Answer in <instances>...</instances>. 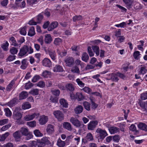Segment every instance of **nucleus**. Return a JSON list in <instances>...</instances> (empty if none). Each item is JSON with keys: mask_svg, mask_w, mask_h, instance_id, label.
Instances as JSON below:
<instances>
[{"mask_svg": "<svg viewBox=\"0 0 147 147\" xmlns=\"http://www.w3.org/2000/svg\"><path fill=\"white\" fill-rule=\"evenodd\" d=\"M30 93L33 95H38L39 94V90L37 89L32 90L30 92Z\"/></svg>", "mask_w": 147, "mask_h": 147, "instance_id": "nucleus-47", "label": "nucleus"}, {"mask_svg": "<svg viewBox=\"0 0 147 147\" xmlns=\"http://www.w3.org/2000/svg\"><path fill=\"white\" fill-rule=\"evenodd\" d=\"M15 80H12L10 83L7 86L6 90L7 91H10L12 89L13 86L15 84Z\"/></svg>", "mask_w": 147, "mask_h": 147, "instance_id": "nucleus-30", "label": "nucleus"}, {"mask_svg": "<svg viewBox=\"0 0 147 147\" xmlns=\"http://www.w3.org/2000/svg\"><path fill=\"white\" fill-rule=\"evenodd\" d=\"M82 60L85 62H87L89 59V56L86 53H83L82 57Z\"/></svg>", "mask_w": 147, "mask_h": 147, "instance_id": "nucleus-40", "label": "nucleus"}, {"mask_svg": "<svg viewBox=\"0 0 147 147\" xmlns=\"http://www.w3.org/2000/svg\"><path fill=\"white\" fill-rule=\"evenodd\" d=\"M18 100L16 98H14L7 103V105L10 107H12L18 103Z\"/></svg>", "mask_w": 147, "mask_h": 147, "instance_id": "nucleus-16", "label": "nucleus"}, {"mask_svg": "<svg viewBox=\"0 0 147 147\" xmlns=\"http://www.w3.org/2000/svg\"><path fill=\"white\" fill-rule=\"evenodd\" d=\"M42 65L43 66L49 67L52 66V62L50 60L47 58H44L42 61Z\"/></svg>", "mask_w": 147, "mask_h": 147, "instance_id": "nucleus-8", "label": "nucleus"}, {"mask_svg": "<svg viewBox=\"0 0 147 147\" xmlns=\"http://www.w3.org/2000/svg\"><path fill=\"white\" fill-rule=\"evenodd\" d=\"M76 82L78 85L81 88L84 87L85 85V84L83 83L79 78H78L76 80Z\"/></svg>", "mask_w": 147, "mask_h": 147, "instance_id": "nucleus-46", "label": "nucleus"}, {"mask_svg": "<svg viewBox=\"0 0 147 147\" xmlns=\"http://www.w3.org/2000/svg\"><path fill=\"white\" fill-rule=\"evenodd\" d=\"M9 133L8 132H6L5 134L2 135H0V142H2L5 141L9 135Z\"/></svg>", "mask_w": 147, "mask_h": 147, "instance_id": "nucleus-31", "label": "nucleus"}, {"mask_svg": "<svg viewBox=\"0 0 147 147\" xmlns=\"http://www.w3.org/2000/svg\"><path fill=\"white\" fill-rule=\"evenodd\" d=\"M54 127L51 124H48L47 125L46 131L49 134H52L54 131Z\"/></svg>", "mask_w": 147, "mask_h": 147, "instance_id": "nucleus-20", "label": "nucleus"}, {"mask_svg": "<svg viewBox=\"0 0 147 147\" xmlns=\"http://www.w3.org/2000/svg\"><path fill=\"white\" fill-rule=\"evenodd\" d=\"M49 138L48 137H43L41 140V142L44 144H51L49 139Z\"/></svg>", "mask_w": 147, "mask_h": 147, "instance_id": "nucleus-37", "label": "nucleus"}, {"mask_svg": "<svg viewBox=\"0 0 147 147\" xmlns=\"http://www.w3.org/2000/svg\"><path fill=\"white\" fill-rule=\"evenodd\" d=\"M98 121H92L88 124V129L93 130L98 124Z\"/></svg>", "mask_w": 147, "mask_h": 147, "instance_id": "nucleus-9", "label": "nucleus"}, {"mask_svg": "<svg viewBox=\"0 0 147 147\" xmlns=\"http://www.w3.org/2000/svg\"><path fill=\"white\" fill-rule=\"evenodd\" d=\"M28 96V93L26 91H22L20 94V99H23L26 98Z\"/></svg>", "mask_w": 147, "mask_h": 147, "instance_id": "nucleus-26", "label": "nucleus"}, {"mask_svg": "<svg viewBox=\"0 0 147 147\" xmlns=\"http://www.w3.org/2000/svg\"><path fill=\"white\" fill-rule=\"evenodd\" d=\"M58 98L57 97L51 96V97L50 100L52 102L56 103L58 102Z\"/></svg>", "mask_w": 147, "mask_h": 147, "instance_id": "nucleus-63", "label": "nucleus"}, {"mask_svg": "<svg viewBox=\"0 0 147 147\" xmlns=\"http://www.w3.org/2000/svg\"><path fill=\"white\" fill-rule=\"evenodd\" d=\"M112 138L114 142H118L120 139L121 137L118 135H115L112 136Z\"/></svg>", "mask_w": 147, "mask_h": 147, "instance_id": "nucleus-39", "label": "nucleus"}, {"mask_svg": "<svg viewBox=\"0 0 147 147\" xmlns=\"http://www.w3.org/2000/svg\"><path fill=\"white\" fill-rule=\"evenodd\" d=\"M57 144L59 147H64L65 145V142L62 141L60 138L58 140Z\"/></svg>", "mask_w": 147, "mask_h": 147, "instance_id": "nucleus-29", "label": "nucleus"}, {"mask_svg": "<svg viewBox=\"0 0 147 147\" xmlns=\"http://www.w3.org/2000/svg\"><path fill=\"white\" fill-rule=\"evenodd\" d=\"M34 52L33 49L30 47L24 45L20 49L18 55L20 57H23L28 55V53L31 54Z\"/></svg>", "mask_w": 147, "mask_h": 147, "instance_id": "nucleus-1", "label": "nucleus"}, {"mask_svg": "<svg viewBox=\"0 0 147 147\" xmlns=\"http://www.w3.org/2000/svg\"><path fill=\"white\" fill-rule=\"evenodd\" d=\"M35 34V32L34 28L32 26L30 28L28 33V35L30 36H32L34 35Z\"/></svg>", "mask_w": 147, "mask_h": 147, "instance_id": "nucleus-24", "label": "nucleus"}, {"mask_svg": "<svg viewBox=\"0 0 147 147\" xmlns=\"http://www.w3.org/2000/svg\"><path fill=\"white\" fill-rule=\"evenodd\" d=\"M83 105L84 108L87 111H89L90 110V103L86 102L85 101L83 103Z\"/></svg>", "mask_w": 147, "mask_h": 147, "instance_id": "nucleus-36", "label": "nucleus"}, {"mask_svg": "<svg viewBox=\"0 0 147 147\" xmlns=\"http://www.w3.org/2000/svg\"><path fill=\"white\" fill-rule=\"evenodd\" d=\"M21 62L22 65L20 66L21 68L23 69H25L28 66L27 59H23Z\"/></svg>", "mask_w": 147, "mask_h": 147, "instance_id": "nucleus-27", "label": "nucleus"}, {"mask_svg": "<svg viewBox=\"0 0 147 147\" xmlns=\"http://www.w3.org/2000/svg\"><path fill=\"white\" fill-rule=\"evenodd\" d=\"M34 134L36 136L40 137L43 136V134L40 132L39 130H35L34 131Z\"/></svg>", "mask_w": 147, "mask_h": 147, "instance_id": "nucleus-53", "label": "nucleus"}, {"mask_svg": "<svg viewBox=\"0 0 147 147\" xmlns=\"http://www.w3.org/2000/svg\"><path fill=\"white\" fill-rule=\"evenodd\" d=\"M123 1L129 7H127V8H130V7L132 5L133 2L132 0H123Z\"/></svg>", "mask_w": 147, "mask_h": 147, "instance_id": "nucleus-50", "label": "nucleus"}, {"mask_svg": "<svg viewBox=\"0 0 147 147\" xmlns=\"http://www.w3.org/2000/svg\"><path fill=\"white\" fill-rule=\"evenodd\" d=\"M40 78V77L38 75H36L32 79V82H35L37 81Z\"/></svg>", "mask_w": 147, "mask_h": 147, "instance_id": "nucleus-62", "label": "nucleus"}, {"mask_svg": "<svg viewBox=\"0 0 147 147\" xmlns=\"http://www.w3.org/2000/svg\"><path fill=\"white\" fill-rule=\"evenodd\" d=\"M58 25V23L57 22H52L48 27V31H52V30L57 27Z\"/></svg>", "mask_w": 147, "mask_h": 147, "instance_id": "nucleus-14", "label": "nucleus"}, {"mask_svg": "<svg viewBox=\"0 0 147 147\" xmlns=\"http://www.w3.org/2000/svg\"><path fill=\"white\" fill-rule=\"evenodd\" d=\"M4 111L6 116L7 117H10L12 115V113L8 108H5Z\"/></svg>", "mask_w": 147, "mask_h": 147, "instance_id": "nucleus-42", "label": "nucleus"}, {"mask_svg": "<svg viewBox=\"0 0 147 147\" xmlns=\"http://www.w3.org/2000/svg\"><path fill=\"white\" fill-rule=\"evenodd\" d=\"M9 120L8 119H4L0 120V126L4 125L8 123Z\"/></svg>", "mask_w": 147, "mask_h": 147, "instance_id": "nucleus-58", "label": "nucleus"}, {"mask_svg": "<svg viewBox=\"0 0 147 147\" xmlns=\"http://www.w3.org/2000/svg\"><path fill=\"white\" fill-rule=\"evenodd\" d=\"M53 114L59 121H61L64 119L63 114L59 110L55 111L53 113Z\"/></svg>", "mask_w": 147, "mask_h": 147, "instance_id": "nucleus-3", "label": "nucleus"}, {"mask_svg": "<svg viewBox=\"0 0 147 147\" xmlns=\"http://www.w3.org/2000/svg\"><path fill=\"white\" fill-rule=\"evenodd\" d=\"M51 91L53 95L56 96H59L60 93V91L59 90H51Z\"/></svg>", "mask_w": 147, "mask_h": 147, "instance_id": "nucleus-60", "label": "nucleus"}, {"mask_svg": "<svg viewBox=\"0 0 147 147\" xmlns=\"http://www.w3.org/2000/svg\"><path fill=\"white\" fill-rule=\"evenodd\" d=\"M62 42V40L60 38H55L54 41V44L56 46L60 45Z\"/></svg>", "mask_w": 147, "mask_h": 147, "instance_id": "nucleus-34", "label": "nucleus"}, {"mask_svg": "<svg viewBox=\"0 0 147 147\" xmlns=\"http://www.w3.org/2000/svg\"><path fill=\"white\" fill-rule=\"evenodd\" d=\"M111 79L113 81L117 82L119 80L117 75L115 74H112L111 75Z\"/></svg>", "mask_w": 147, "mask_h": 147, "instance_id": "nucleus-44", "label": "nucleus"}, {"mask_svg": "<svg viewBox=\"0 0 147 147\" xmlns=\"http://www.w3.org/2000/svg\"><path fill=\"white\" fill-rule=\"evenodd\" d=\"M13 136L16 140H17L20 138L22 137V134L20 130H18L14 132Z\"/></svg>", "mask_w": 147, "mask_h": 147, "instance_id": "nucleus-17", "label": "nucleus"}, {"mask_svg": "<svg viewBox=\"0 0 147 147\" xmlns=\"http://www.w3.org/2000/svg\"><path fill=\"white\" fill-rule=\"evenodd\" d=\"M38 116L39 114L38 113H34L31 115H26L24 117V120L26 121H29L33 119L35 117H38Z\"/></svg>", "mask_w": 147, "mask_h": 147, "instance_id": "nucleus-6", "label": "nucleus"}, {"mask_svg": "<svg viewBox=\"0 0 147 147\" xmlns=\"http://www.w3.org/2000/svg\"><path fill=\"white\" fill-rule=\"evenodd\" d=\"M21 109L20 107H17L15 108L13 112V117L14 119L16 121V122L19 124H23V122L21 121V119L22 117V114L20 111Z\"/></svg>", "mask_w": 147, "mask_h": 147, "instance_id": "nucleus-2", "label": "nucleus"}, {"mask_svg": "<svg viewBox=\"0 0 147 147\" xmlns=\"http://www.w3.org/2000/svg\"><path fill=\"white\" fill-rule=\"evenodd\" d=\"M27 125L31 127H34L36 126V123L35 121H31L28 122Z\"/></svg>", "mask_w": 147, "mask_h": 147, "instance_id": "nucleus-54", "label": "nucleus"}, {"mask_svg": "<svg viewBox=\"0 0 147 147\" xmlns=\"http://www.w3.org/2000/svg\"><path fill=\"white\" fill-rule=\"evenodd\" d=\"M63 71L62 67L59 65H56L53 68V71L55 72H62Z\"/></svg>", "mask_w": 147, "mask_h": 147, "instance_id": "nucleus-21", "label": "nucleus"}, {"mask_svg": "<svg viewBox=\"0 0 147 147\" xmlns=\"http://www.w3.org/2000/svg\"><path fill=\"white\" fill-rule=\"evenodd\" d=\"M52 40V38L50 34H47L45 35V42L46 43H50Z\"/></svg>", "mask_w": 147, "mask_h": 147, "instance_id": "nucleus-18", "label": "nucleus"}, {"mask_svg": "<svg viewBox=\"0 0 147 147\" xmlns=\"http://www.w3.org/2000/svg\"><path fill=\"white\" fill-rule=\"evenodd\" d=\"M126 25V22H123L119 24H117L115 25V26L117 27L118 28H124V26H125Z\"/></svg>", "mask_w": 147, "mask_h": 147, "instance_id": "nucleus-61", "label": "nucleus"}, {"mask_svg": "<svg viewBox=\"0 0 147 147\" xmlns=\"http://www.w3.org/2000/svg\"><path fill=\"white\" fill-rule=\"evenodd\" d=\"M96 132L99 133L100 139H103L105 138L108 135V134L105 130H103L100 128H98L96 131Z\"/></svg>", "mask_w": 147, "mask_h": 147, "instance_id": "nucleus-5", "label": "nucleus"}, {"mask_svg": "<svg viewBox=\"0 0 147 147\" xmlns=\"http://www.w3.org/2000/svg\"><path fill=\"white\" fill-rule=\"evenodd\" d=\"M16 59V56L9 55L6 59V61H11Z\"/></svg>", "mask_w": 147, "mask_h": 147, "instance_id": "nucleus-59", "label": "nucleus"}, {"mask_svg": "<svg viewBox=\"0 0 147 147\" xmlns=\"http://www.w3.org/2000/svg\"><path fill=\"white\" fill-rule=\"evenodd\" d=\"M20 33L23 35H25L26 34V27L24 26L20 29Z\"/></svg>", "mask_w": 147, "mask_h": 147, "instance_id": "nucleus-41", "label": "nucleus"}, {"mask_svg": "<svg viewBox=\"0 0 147 147\" xmlns=\"http://www.w3.org/2000/svg\"><path fill=\"white\" fill-rule=\"evenodd\" d=\"M147 70L146 69V67L144 66H142L140 69V73L142 74H144L146 72Z\"/></svg>", "mask_w": 147, "mask_h": 147, "instance_id": "nucleus-64", "label": "nucleus"}, {"mask_svg": "<svg viewBox=\"0 0 147 147\" xmlns=\"http://www.w3.org/2000/svg\"><path fill=\"white\" fill-rule=\"evenodd\" d=\"M48 54L49 55L52 60L55 61L56 60V54L55 51L51 49L48 53Z\"/></svg>", "mask_w": 147, "mask_h": 147, "instance_id": "nucleus-12", "label": "nucleus"}, {"mask_svg": "<svg viewBox=\"0 0 147 147\" xmlns=\"http://www.w3.org/2000/svg\"><path fill=\"white\" fill-rule=\"evenodd\" d=\"M65 89L67 91H72L74 90V86L71 83H67L65 85Z\"/></svg>", "mask_w": 147, "mask_h": 147, "instance_id": "nucleus-13", "label": "nucleus"}, {"mask_svg": "<svg viewBox=\"0 0 147 147\" xmlns=\"http://www.w3.org/2000/svg\"><path fill=\"white\" fill-rule=\"evenodd\" d=\"M82 90L88 94L91 93L92 91L91 89L88 87H85L83 88Z\"/></svg>", "mask_w": 147, "mask_h": 147, "instance_id": "nucleus-49", "label": "nucleus"}, {"mask_svg": "<svg viewBox=\"0 0 147 147\" xmlns=\"http://www.w3.org/2000/svg\"><path fill=\"white\" fill-rule=\"evenodd\" d=\"M66 65L69 67H71L74 63V59L71 57H68L66 58L64 60Z\"/></svg>", "mask_w": 147, "mask_h": 147, "instance_id": "nucleus-7", "label": "nucleus"}, {"mask_svg": "<svg viewBox=\"0 0 147 147\" xmlns=\"http://www.w3.org/2000/svg\"><path fill=\"white\" fill-rule=\"evenodd\" d=\"M76 96L80 101L84 99V96L81 93L77 92L76 94Z\"/></svg>", "mask_w": 147, "mask_h": 147, "instance_id": "nucleus-48", "label": "nucleus"}, {"mask_svg": "<svg viewBox=\"0 0 147 147\" xmlns=\"http://www.w3.org/2000/svg\"><path fill=\"white\" fill-rule=\"evenodd\" d=\"M31 107V105L28 102H25L24 103L22 106V108L24 109H28Z\"/></svg>", "mask_w": 147, "mask_h": 147, "instance_id": "nucleus-38", "label": "nucleus"}, {"mask_svg": "<svg viewBox=\"0 0 147 147\" xmlns=\"http://www.w3.org/2000/svg\"><path fill=\"white\" fill-rule=\"evenodd\" d=\"M63 127L68 130V131H71L72 130L73 128L71 124L69 122H64L63 123Z\"/></svg>", "mask_w": 147, "mask_h": 147, "instance_id": "nucleus-15", "label": "nucleus"}, {"mask_svg": "<svg viewBox=\"0 0 147 147\" xmlns=\"http://www.w3.org/2000/svg\"><path fill=\"white\" fill-rule=\"evenodd\" d=\"M85 140L87 141H92L94 140L93 136L91 133H88L85 138Z\"/></svg>", "mask_w": 147, "mask_h": 147, "instance_id": "nucleus-23", "label": "nucleus"}, {"mask_svg": "<svg viewBox=\"0 0 147 147\" xmlns=\"http://www.w3.org/2000/svg\"><path fill=\"white\" fill-rule=\"evenodd\" d=\"M9 40L11 42V45L15 47L19 46V45L17 43L15 38L13 37H11L9 38Z\"/></svg>", "mask_w": 147, "mask_h": 147, "instance_id": "nucleus-28", "label": "nucleus"}, {"mask_svg": "<svg viewBox=\"0 0 147 147\" xmlns=\"http://www.w3.org/2000/svg\"><path fill=\"white\" fill-rule=\"evenodd\" d=\"M51 74V72L45 70L43 72L42 75L44 78H47L50 76Z\"/></svg>", "mask_w": 147, "mask_h": 147, "instance_id": "nucleus-35", "label": "nucleus"}, {"mask_svg": "<svg viewBox=\"0 0 147 147\" xmlns=\"http://www.w3.org/2000/svg\"><path fill=\"white\" fill-rule=\"evenodd\" d=\"M83 110V108L81 105H78L74 109L75 112L76 114H80L82 112Z\"/></svg>", "mask_w": 147, "mask_h": 147, "instance_id": "nucleus-19", "label": "nucleus"}, {"mask_svg": "<svg viewBox=\"0 0 147 147\" xmlns=\"http://www.w3.org/2000/svg\"><path fill=\"white\" fill-rule=\"evenodd\" d=\"M138 127L141 130L145 131H147V125L145 123H140L138 125Z\"/></svg>", "mask_w": 147, "mask_h": 147, "instance_id": "nucleus-25", "label": "nucleus"}, {"mask_svg": "<svg viewBox=\"0 0 147 147\" xmlns=\"http://www.w3.org/2000/svg\"><path fill=\"white\" fill-rule=\"evenodd\" d=\"M109 130L110 134H113L119 132L120 129L117 127L113 126L109 127Z\"/></svg>", "mask_w": 147, "mask_h": 147, "instance_id": "nucleus-11", "label": "nucleus"}, {"mask_svg": "<svg viewBox=\"0 0 147 147\" xmlns=\"http://www.w3.org/2000/svg\"><path fill=\"white\" fill-rule=\"evenodd\" d=\"M140 98L143 100L147 99V91L141 94L140 95Z\"/></svg>", "mask_w": 147, "mask_h": 147, "instance_id": "nucleus-51", "label": "nucleus"}, {"mask_svg": "<svg viewBox=\"0 0 147 147\" xmlns=\"http://www.w3.org/2000/svg\"><path fill=\"white\" fill-rule=\"evenodd\" d=\"M69 121L73 125L77 127H79L81 126V122L76 117H72L70 118Z\"/></svg>", "mask_w": 147, "mask_h": 147, "instance_id": "nucleus-4", "label": "nucleus"}, {"mask_svg": "<svg viewBox=\"0 0 147 147\" xmlns=\"http://www.w3.org/2000/svg\"><path fill=\"white\" fill-rule=\"evenodd\" d=\"M73 20L74 22H76L77 21H79L82 20V16L80 15L78 16H74L73 18Z\"/></svg>", "mask_w": 147, "mask_h": 147, "instance_id": "nucleus-57", "label": "nucleus"}, {"mask_svg": "<svg viewBox=\"0 0 147 147\" xmlns=\"http://www.w3.org/2000/svg\"><path fill=\"white\" fill-rule=\"evenodd\" d=\"M21 133L23 135L25 136L29 132L28 129L24 127H22L20 129Z\"/></svg>", "mask_w": 147, "mask_h": 147, "instance_id": "nucleus-32", "label": "nucleus"}, {"mask_svg": "<svg viewBox=\"0 0 147 147\" xmlns=\"http://www.w3.org/2000/svg\"><path fill=\"white\" fill-rule=\"evenodd\" d=\"M9 51L11 54L14 55L17 53L18 50L16 48L13 47L10 49Z\"/></svg>", "mask_w": 147, "mask_h": 147, "instance_id": "nucleus-43", "label": "nucleus"}, {"mask_svg": "<svg viewBox=\"0 0 147 147\" xmlns=\"http://www.w3.org/2000/svg\"><path fill=\"white\" fill-rule=\"evenodd\" d=\"M11 124L9 123L3 126L1 128V130L2 131H5L7 130L11 126Z\"/></svg>", "mask_w": 147, "mask_h": 147, "instance_id": "nucleus-55", "label": "nucleus"}, {"mask_svg": "<svg viewBox=\"0 0 147 147\" xmlns=\"http://www.w3.org/2000/svg\"><path fill=\"white\" fill-rule=\"evenodd\" d=\"M48 119V118L47 116H45L44 115H42L40 117L39 120V123L41 125H44L47 122Z\"/></svg>", "mask_w": 147, "mask_h": 147, "instance_id": "nucleus-10", "label": "nucleus"}, {"mask_svg": "<svg viewBox=\"0 0 147 147\" xmlns=\"http://www.w3.org/2000/svg\"><path fill=\"white\" fill-rule=\"evenodd\" d=\"M26 5V3L24 1H23L20 3H18V5L17 6L20 7L21 8H24L25 7Z\"/></svg>", "mask_w": 147, "mask_h": 147, "instance_id": "nucleus-56", "label": "nucleus"}, {"mask_svg": "<svg viewBox=\"0 0 147 147\" xmlns=\"http://www.w3.org/2000/svg\"><path fill=\"white\" fill-rule=\"evenodd\" d=\"M9 43L7 41H6L5 43L3 44L1 47L4 51H7L8 50Z\"/></svg>", "mask_w": 147, "mask_h": 147, "instance_id": "nucleus-33", "label": "nucleus"}, {"mask_svg": "<svg viewBox=\"0 0 147 147\" xmlns=\"http://www.w3.org/2000/svg\"><path fill=\"white\" fill-rule=\"evenodd\" d=\"M71 71L74 73H76L79 74L80 73V70L79 68L77 67H73L71 69Z\"/></svg>", "mask_w": 147, "mask_h": 147, "instance_id": "nucleus-52", "label": "nucleus"}, {"mask_svg": "<svg viewBox=\"0 0 147 147\" xmlns=\"http://www.w3.org/2000/svg\"><path fill=\"white\" fill-rule=\"evenodd\" d=\"M92 49L94 52L95 53L97 56L99 54V47L97 46H93Z\"/></svg>", "mask_w": 147, "mask_h": 147, "instance_id": "nucleus-45", "label": "nucleus"}, {"mask_svg": "<svg viewBox=\"0 0 147 147\" xmlns=\"http://www.w3.org/2000/svg\"><path fill=\"white\" fill-rule=\"evenodd\" d=\"M61 105L63 107L67 108L68 106V103L67 101L64 98H61L59 100Z\"/></svg>", "mask_w": 147, "mask_h": 147, "instance_id": "nucleus-22", "label": "nucleus"}]
</instances>
